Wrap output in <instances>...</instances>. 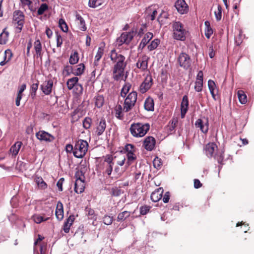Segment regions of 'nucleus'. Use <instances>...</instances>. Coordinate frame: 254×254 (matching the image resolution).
I'll return each instance as SVG.
<instances>
[{
  "label": "nucleus",
  "instance_id": "obj_45",
  "mask_svg": "<svg viewBox=\"0 0 254 254\" xmlns=\"http://www.w3.org/2000/svg\"><path fill=\"white\" fill-rule=\"evenodd\" d=\"M130 87L131 85L129 84V83L125 84V85L123 86V87L122 89L121 96L123 97H125L129 91Z\"/></svg>",
  "mask_w": 254,
  "mask_h": 254
},
{
  "label": "nucleus",
  "instance_id": "obj_25",
  "mask_svg": "<svg viewBox=\"0 0 254 254\" xmlns=\"http://www.w3.org/2000/svg\"><path fill=\"white\" fill-rule=\"evenodd\" d=\"M153 34L151 32L147 33L144 38L142 39L139 45V48L143 49L147 44L149 42V41L153 38Z\"/></svg>",
  "mask_w": 254,
  "mask_h": 254
},
{
  "label": "nucleus",
  "instance_id": "obj_14",
  "mask_svg": "<svg viewBox=\"0 0 254 254\" xmlns=\"http://www.w3.org/2000/svg\"><path fill=\"white\" fill-rule=\"evenodd\" d=\"M156 144V140L153 136L146 137L143 141V146L148 151L154 149Z\"/></svg>",
  "mask_w": 254,
  "mask_h": 254
},
{
  "label": "nucleus",
  "instance_id": "obj_59",
  "mask_svg": "<svg viewBox=\"0 0 254 254\" xmlns=\"http://www.w3.org/2000/svg\"><path fill=\"white\" fill-rule=\"evenodd\" d=\"M215 159L217 160L218 162L220 164H223L224 156L223 153H220V154H215L213 156Z\"/></svg>",
  "mask_w": 254,
  "mask_h": 254
},
{
  "label": "nucleus",
  "instance_id": "obj_5",
  "mask_svg": "<svg viewBox=\"0 0 254 254\" xmlns=\"http://www.w3.org/2000/svg\"><path fill=\"white\" fill-rule=\"evenodd\" d=\"M137 97V93L136 91H132L127 95L124 103V111L127 112L133 108L136 102Z\"/></svg>",
  "mask_w": 254,
  "mask_h": 254
},
{
  "label": "nucleus",
  "instance_id": "obj_63",
  "mask_svg": "<svg viewBox=\"0 0 254 254\" xmlns=\"http://www.w3.org/2000/svg\"><path fill=\"white\" fill-rule=\"evenodd\" d=\"M121 193V190L120 189H118L117 188H113L112 189V195L118 196H119Z\"/></svg>",
  "mask_w": 254,
  "mask_h": 254
},
{
  "label": "nucleus",
  "instance_id": "obj_6",
  "mask_svg": "<svg viewBox=\"0 0 254 254\" xmlns=\"http://www.w3.org/2000/svg\"><path fill=\"white\" fill-rule=\"evenodd\" d=\"M114 158L111 155H107L103 162V174H107L109 178H111V175L113 171L114 162L113 161Z\"/></svg>",
  "mask_w": 254,
  "mask_h": 254
},
{
  "label": "nucleus",
  "instance_id": "obj_39",
  "mask_svg": "<svg viewBox=\"0 0 254 254\" xmlns=\"http://www.w3.org/2000/svg\"><path fill=\"white\" fill-rule=\"evenodd\" d=\"M71 74H73L72 66L69 65L64 66L63 71V74L64 77H66Z\"/></svg>",
  "mask_w": 254,
  "mask_h": 254
},
{
  "label": "nucleus",
  "instance_id": "obj_13",
  "mask_svg": "<svg viewBox=\"0 0 254 254\" xmlns=\"http://www.w3.org/2000/svg\"><path fill=\"white\" fill-rule=\"evenodd\" d=\"M106 127V123L105 119L101 118L100 120H98L96 123V134L99 136L103 134Z\"/></svg>",
  "mask_w": 254,
  "mask_h": 254
},
{
  "label": "nucleus",
  "instance_id": "obj_17",
  "mask_svg": "<svg viewBox=\"0 0 254 254\" xmlns=\"http://www.w3.org/2000/svg\"><path fill=\"white\" fill-rule=\"evenodd\" d=\"M189 106V99L187 95L183 96L182 103H181V118H184L188 111Z\"/></svg>",
  "mask_w": 254,
  "mask_h": 254
},
{
  "label": "nucleus",
  "instance_id": "obj_16",
  "mask_svg": "<svg viewBox=\"0 0 254 254\" xmlns=\"http://www.w3.org/2000/svg\"><path fill=\"white\" fill-rule=\"evenodd\" d=\"M208 86L213 98L216 100L219 98V89L214 80H208Z\"/></svg>",
  "mask_w": 254,
  "mask_h": 254
},
{
  "label": "nucleus",
  "instance_id": "obj_15",
  "mask_svg": "<svg viewBox=\"0 0 254 254\" xmlns=\"http://www.w3.org/2000/svg\"><path fill=\"white\" fill-rule=\"evenodd\" d=\"M175 7L181 14L187 13L189 10L188 4L184 0H177L175 3Z\"/></svg>",
  "mask_w": 254,
  "mask_h": 254
},
{
  "label": "nucleus",
  "instance_id": "obj_32",
  "mask_svg": "<svg viewBox=\"0 0 254 254\" xmlns=\"http://www.w3.org/2000/svg\"><path fill=\"white\" fill-rule=\"evenodd\" d=\"M5 28L2 32L0 34V44H5L8 41L9 33L6 30Z\"/></svg>",
  "mask_w": 254,
  "mask_h": 254
},
{
  "label": "nucleus",
  "instance_id": "obj_36",
  "mask_svg": "<svg viewBox=\"0 0 254 254\" xmlns=\"http://www.w3.org/2000/svg\"><path fill=\"white\" fill-rule=\"evenodd\" d=\"M237 94L240 102L242 104H246L247 102V97L244 91L239 90Z\"/></svg>",
  "mask_w": 254,
  "mask_h": 254
},
{
  "label": "nucleus",
  "instance_id": "obj_40",
  "mask_svg": "<svg viewBox=\"0 0 254 254\" xmlns=\"http://www.w3.org/2000/svg\"><path fill=\"white\" fill-rule=\"evenodd\" d=\"M127 166H129L134 160L136 159V156L134 154V152H129L127 154Z\"/></svg>",
  "mask_w": 254,
  "mask_h": 254
},
{
  "label": "nucleus",
  "instance_id": "obj_35",
  "mask_svg": "<svg viewBox=\"0 0 254 254\" xmlns=\"http://www.w3.org/2000/svg\"><path fill=\"white\" fill-rule=\"evenodd\" d=\"M104 54V48L103 47H99L97 54L95 57L94 65L97 66L98 65V62L100 60Z\"/></svg>",
  "mask_w": 254,
  "mask_h": 254
},
{
  "label": "nucleus",
  "instance_id": "obj_52",
  "mask_svg": "<svg viewBox=\"0 0 254 254\" xmlns=\"http://www.w3.org/2000/svg\"><path fill=\"white\" fill-rule=\"evenodd\" d=\"M203 80H196L195 82L194 89L196 91L200 92L202 90Z\"/></svg>",
  "mask_w": 254,
  "mask_h": 254
},
{
  "label": "nucleus",
  "instance_id": "obj_46",
  "mask_svg": "<svg viewBox=\"0 0 254 254\" xmlns=\"http://www.w3.org/2000/svg\"><path fill=\"white\" fill-rule=\"evenodd\" d=\"M22 7L27 6L29 9L32 10V2L35 0H20Z\"/></svg>",
  "mask_w": 254,
  "mask_h": 254
},
{
  "label": "nucleus",
  "instance_id": "obj_61",
  "mask_svg": "<svg viewBox=\"0 0 254 254\" xmlns=\"http://www.w3.org/2000/svg\"><path fill=\"white\" fill-rule=\"evenodd\" d=\"M56 42L57 47H61L62 45L63 41L62 36L58 34H57L56 35Z\"/></svg>",
  "mask_w": 254,
  "mask_h": 254
},
{
  "label": "nucleus",
  "instance_id": "obj_64",
  "mask_svg": "<svg viewBox=\"0 0 254 254\" xmlns=\"http://www.w3.org/2000/svg\"><path fill=\"white\" fill-rule=\"evenodd\" d=\"M178 124V120L175 119H173L171 122V125L170 127V130L173 131L175 129V127H176L177 124Z\"/></svg>",
  "mask_w": 254,
  "mask_h": 254
},
{
  "label": "nucleus",
  "instance_id": "obj_9",
  "mask_svg": "<svg viewBox=\"0 0 254 254\" xmlns=\"http://www.w3.org/2000/svg\"><path fill=\"white\" fill-rule=\"evenodd\" d=\"M195 127L199 128L201 131L206 134L209 129V121L208 118L198 119L195 123Z\"/></svg>",
  "mask_w": 254,
  "mask_h": 254
},
{
  "label": "nucleus",
  "instance_id": "obj_34",
  "mask_svg": "<svg viewBox=\"0 0 254 254\" xmlns=\"http://www.w3.org/2000/svg\"><path fill=\"white\" fill-rule=\"evenodd\" d=\"M205 35L208 38H210L211 35L213 34V30L210 27V23L208 21H205Z\"/></svg>",
  "mask_w": 254,
  "mask_h": 254
},
{
  "label": "nucleus",
  "instance_id": "obj_30",
  "mask_svg": "<svg viewBox=\"0 0 254 254\" xmlns=\"http://www.w3.org/2000/svg\"><path fill=\"white\" fill-rule=\"evenodd\" d=\"M104 2L105 0H89L88 5L91 8H95L101 6Z\"/></svg>",
  "mask_w": 254,
  "mask_h": 254
},
{
  "label": "nucleus",
  "instance_id": "obj_57",
  "mask_svg": "<svg viewBox=\"0 0 254 254\" xmlns=\"http://www.w3.org/2000/svg\"><path fill=\"white\" fill-rule=\"evenodd\" d=\"M215 15L217 21L221 20L222 16V8L220 5H218L217 6V10L215 11Z\"/></svg>",
  "mask_w": 254,
  "mask_h": 254
},
{
  "label": "nucleus",
  "instance_id": "obj_42",
  "mask_svg": "<svg viewBox=\"0 0 254 254\" xmlns=\"http://www.w3.org/2000/svg\"><path fill=\"white\" fill-rule=\"evenodd\" d=\"M32 218L34 221L37 224H39L42 222L46 221L49 219L48 217L44 218L43 216L37 214L34 215Z\"/></svg>",
  "mask_w": 254,
  "mask_h": 254
},
{
  "label": "nucleus",
  "instance_id": "obj_58",
  "mask_svg": "<svg viewBox=\"0 0 254 254\" xmlns=\"http://www.w3.org/2000/svg\"><path fill=\"white\" fill-rule=\"evenodd\" d=\"M103 222L105 224L107 225H110L113 222V217H111L108 215H105L103 217Z\"/></svg>",
  "mask_w": 254,
  "mask_h": 254
},
{
  "label": "nucleus",
  "instance_id": "obj_56",
  "mask_svg": "<svg viewBox=\"0 0 254 254\" xmlns=\"http://www.w3.org/2000/svg\"><path fill=\"white\" fill-rule=\"evenodd\" d=\"M135 147L131 144H127L125 147V150L127 153L135 152Z\"/></svg>",
  "mask_w": 254,
  "mask_h": 254
},
{
  "label": "nucleus",
  "instance_id": "obj_1",
  "mask_svg": "<svg viewBox=\"0 0 254 254\" xmlns=\"http://www.w3.org/2000/svg\"><path fill=\"white\" fill-rule=\"evenodd\" d=\"M110 58L112 61L116 63L113 71L114 79H126L127 76L125 75L124 73V69L126 66V58L120 53H117L115 50L111 51Z\"/></svg>",
  "mask_w": 254,
  "mask_h": 254
},
{
  "label": "nucleus",
  "instance_id": "obj_31",
  "mask_svg": "<svg viewBox=\"0 0 254 254\" xmlns=\"http://www.w3.org/2000/svg\"><path fill=\"white\" fill-rule=\"evenodd\" d=\"M76 19L79 23V28L80 30L84 31L86 30V27L84 19L79 14H76Z\"/></svg>",
  "mask_w": 254,
  "mask_h": 254
},
{
  "label": "nucleus",
  "instance_id": "obj_28",
  "mask_svg": "<svg viewBox=\"0 0 254 254\" xmlns=\"http://www.w3.org/2000/svg\"><path fill=\"white\" fill-rule=\"evenodd\" d=\"M95 106L97 108H101L104 103V98L102 95H97L93 99Z\"/></svg>",
  "mask_w": 254,
  "mask_h": 254
},
{
  "label": "nucleus",
  "instance_id": "obj_23",
  "mask_svg": "<svg viewBox=\"0 0 254 254\" xmlns=\"http://www.w3.org/2000/svg\"><path fill=\"white\" fill-rule=\"evenodd\" d=\"M34 49L36 53L35 56L37 58H41L42 57V44L39 40H37L34 43Z\"/></svg>",
  "mask_w": 254,
  "mask_h": 254
},
{
  "label": "nucleus",
  "instance_id": "obj_12",
  "mask_svg": "<svg viewBox=\"0 0 254 254\" xmlns=\"http://www.w3.org/2000/svg\"><path fill=\"white\" fill-rule=\"evenodd\" d=\"M36 136L41 141L51 142L55 139L54 136L44 130H39L36 133Z\"/></svg>",
  "mask_w": 254,
  "mask_h": 254
},
{
  "label": "nucleus",
  "instance_id": "obj_49",
  "mask_svg": "<svg viewBox=\"0 0 254 254\" xmlns=\"http://www.w3.org/2000/svg\"><path fill=\"white\" fill-rule=\"evenodd\" d=\"M59 24L62 31L64 32H67L68 31V27L63 19H60L59 20Z\"/></svg>",
  "mask_w": 254,
  "mask_h": 254
},
{
  "label": "nucleus",
  "instance_id": "obj_44",
  "mask_svg": "<svg viewBox=\"0 0 254 254\" xmlns=\"http://www.w3.org/2000/svg\"><path fill=\"white\" fill-rule=\"evenodd\" d=\"M159 44L160 40L158 39H155L148 46V49L149 51H152L155 49Z\"/></svg>",
  "mask_w": 254,
  "mask_h": 254
},
{
  "label": "nucleus",
  "instance_id": "obj_47",
  "mask_svg": "<svg viewBox=\"0 0 254 254\" xmlns=\"http://www.w3.org/2000/svg\"><path fill=\"white\" fill-rule=\"evenodd\" d=\"M48 9V5L46 3H42L37 10V14L38 15H42Z\"/></svg>",
  "mask_w": 254,
  "mask_h": 254
},
{
  "label": "nucleus",
  "instance_id": "obj_22",
  "mask_svg": "<svg viewBox=\"0 0 254 254\" xmlns=\"http://www.w3.org/2000/svg\"><path fill=\"white\" fill-rule=\"evenodd\" d=\"M56 216L58 219L61 220L64 217V209L63 203L59 201L57 204Z\"/></svg>",
  "mask_w": 254,
  "mask_h": 254
},
{
  "label": "nucleus",
  "instance_id": "obj_18",
  "mask_svg": "<svg viewBox=\"0 0 254 254\" xmlns=\"http://www.w3.org/2000/svg\"><path fill=\"white\" fill-rule=\"evenodd\" d=\"M163 191L164 190L162 188H159L155 190L151 194V199L153 202L158 201L162 197Z\"/></svg>",
  "mask_w": 254,
  "mask_h": 254
},
{
  "label": "nucleus",
  "instance_id": "obj_37",
  "mask_svg": "<svg viewBox=\"0 0 254 254\" xmlns=\"http://www.w3.org/2000/svg\"><path fill=\"white\" fill-rule=\"evenodd\" d=\"M85 69V66L83 64H80L76 66V68L73 71V74L75 75H81Z\"/></svg>",
  "mask_w": 254,
  "mask_h": 254
},
{
  "label": "nucleus",
  "instance_id": "obj_21",
  "mask_svg": "<svg viewBox=\"0 0 254 254\" xmlns=\"http://www.w3.org/2000/svg\"><path fill=\"white\" fill-rule=\"evenodd\" d=\"M85 180L75 181L74 191L77 193H81L84 190Z\"/></svg>",
  "mask_w": 254,
  "mask_h": 254
},
{
  "label": "nucleus",
  "instance_id": "obj_51",
  "mask_svg": "<svg viewBox=\"0 0 254 254\" xmlns=\"http://www.w3.org/2000/svg\"><path fill=\"white\" fill-rule=\"evenodd\" d=\"M73 91L75 92L76 94H80L82 93L83 91V87L77 82H76L74 87L73 89Z\"/></svg>",
  "mask_w": 254,
  "mask_h": 254
},
{
  "label": "nucleus",
  "instance_id": "obj_54",
  "mask_svg": "<svg viewBox=\"0 0 254 254\" xmlns=\"http://www.w3.org/2000/svg\"><path fill=\"white\" fill-rule=\"evenodd\" d=\"M151 206L148 205L142 206L140 207V213L141 215H146L150 210Z\"/></svg>",
  "mask_w": 254,
  "mask_h": 254
},
{
  "label": "nucleus",
  "instance_id": "obj_7",
  "mask_svg": "<svg viewBox=\"0 0 254 254\" xmlns=\"http://www.w3.org/2000/svg\"><path fill=\"white\" fill-rule=\"evenodd\" d=\"M178 62L180 66L185 69H189L191 65V60L190 56L184 52L179 55Z\"/></svg>",
  "mask_w": 254,
  "mask_h": 254
},
{
  "label": "nucleus",
  "instance_id": "obj_48",
  "mask_svg": "<svg viewBox=\"0 0 254 254\" xmlns=\"http://www.w3.org/2000/svg\"><path fill=\"white\" fill-rule=\"evenodd\" d=\"M153 164L154 166V167L157 169H159L161 168V166L162 165V162L161 161V159L158 157H156L153 161Z\"/></svg>",
  "mask_w": 254,
  "mask_h": 254
},
{
  "label": "nucleus",
  "instance_id": "obj_60",
  "mask_svg": "<svg viewBox=\"0 0 254 254\" xmlns=\"http://www.w3.org/2000/svg\"><path fill=\"white\" fill-rule=\"evenodd\" d=\"M78 80H67L66 84L69 89H73L76 82Z\"/></svg>",
  "mask_w": 254,
  "mask_h": 254
},
{
  "label": "nucleus",
  "instance_id": "obj_4",
  "mask_svg": "<svg viewBox=\"0 0 254 254\" xmlns=\"http://www.w3.org/2000/svg\"><path fill=\"white\" fill-rule=\"evenodd\" d=\"M88 147V142L84 140L77 141L74 147L73 155L77 158H82L86 154Z\"/></svg>",
  "mask_w": 254,
  "mask_h": 254
},
{
  "label": "nucleus",
  "instance_id": "obj_11",
  "mask_svg": "<svg viewBox=\"0 0 254 254\" xmlns=\"http://www.w3.org/2000/svg\"><path fill=\"white\" fill-rule=\"evenodd\" d=\"M133 33H123L121 36L119 37L116 41L117 44L119 46H121L124 43H129L133 38Z\"/></svg>",
  "mask_w": 254,
  "mask_h": 254
},
{
  "label": "nucleus",
  "instance_id": "obj_29",
  "mask_svg": "<svg viewBox=\"0 0 254 254\" xmlns=\"http://www.w3.org/2000/svg\"><path fill=\"white\" fill-rule=\"evenodd\" d=\"M22 144V142L17 141L11 147L10 151L13 155L16 156L18 154Z\"/></svg>",
  "mask_w": 254,
  "mask_h": 254
},
{
  "label": "nucleus",
  "instance_id": "obj_3",
  "mask_svg": "<svg viewBox=\"0 0 254 254\" xmlns=\"http://www.w3.org/2000/svg\"><path fill=\"white\" fill-rule=\"evenodd\" d=\"M172 28L173 37L175 39L180 41H185L186 40L187 31L184 28V25L181 22H173Z\"/></svg>",
  "mask_w": 254,
  "mask_h": 254
},
{
  "label": "nucleus",
  "instance_id": "obj_2",
  "mask_svg": "<svg viewBox=\"0 0 254 254\" xmlns=\"http://www.w3.org/2000/svg\"><path fill=\"white\" fill-rule=\"evenodd\" d=\"M150 128L149 123H133L130 125L129 131L133 137H142L147 133Z\"/></svg>",
  "mask_w": 254,
  "mask_h": 254
},
{
  "label": "nucleus",
  "instance_id": "obj_50",
  "mask_svg": "<svg viewBox=\"0 0 254 254\" xmlns=\"http://www.w3.org/2000/svg\"><path fill=\"white\" fill-rule=\"evenodd\" d=\"M37 81L36 83H33L31 87V95L32 98H34L36 95V92L38 89V80H36Z\"/></svg>",
  "mask_w": 254,
  "mask_h": 254
},
{
  "label": "nucleus",
  "instance_id": "obj_33",
  "mask_svg": "<svg viewBox=\"0 0 254 254\" xmlns=\"http://www.w3.org/2000/svg\"><path fill=\"white\" fill-rule=\"evenodd\" d=\"M130 212L128 211H124L119 213L117 218V221L120 222L125 220L130 216Z\"/></svg>",
  "mask_w": 254,
  "mask_h": 254
},
{
  "label": "nucleus",
  "instance_id": "obj_26",
  "mask_svg": "<svg viewBox=\"0 0 254 254\" xmlns=\"http://www.w3.org/2000/svg\"><path fill=\"white\" fill-rule=\"evenodd\" d=\"M144 109L148 111H153L154 110V103L152 98L148 97L145 101L144 104Z\"/></svg>",
  "mask_w": 254,
  "mask_h": 254
},
{
  "label": "nucleus",
  "instance_id": "obj_8",
  "mask_svg": "<svg viewBox=\"0 0 254 254\" xmlns=\"http://www.w3.org/2000/svg\"><path fill=\"white\" fill-rule=\"evenodd\" d=\"M13 21L17 24L16 27L17 32H20L23 26L24 23V15L23 13L20 10H16L13 13Z\"/></svg>",
  "mask_w": 254,
  "mask_h": 254
},
{
  "label": "nucleus",
  "instance_id": "obj_19",
  "mask_svg": "<svg viewBox=\"0 0 254 254\" xmlns=\"http://www.w3.org/2000/svg\"><path fill=\"white\" fill-rule=\"evenodd\" d=\"M53 85V80H45L41 85L43 92L46 95L51 93Z\"/></svg>",
  "mask_w": 254,
  "mask_h": 254
},
{
  "label": "nucleus",
  "instance_id": "obj_43",
  "mask_svg": "<svg viewBox=\"0 0 254 254\" xmlns=\"http://www.w3.org/2000/svg\"><path fill=\"white\" fill-rule=\"evenodd\" d=\"M92 124V119L89 117H86L82 121L83 127L86 129H89Z\"/></svg>",
  "mask_w": 254,
  "mask_h": 254
},
{
  "label": "nucleus",
  "instance_id": "obj_20",
  "mask_svg": "<svg viewBox=\"0 0 254 254\" xmlns=\"http://www.w3.org/2000/svg\"><path fill=\"white\" fill-rule=\"evenodd\" d=\"M148 59L146 56H143L139 58L136 63V66L142 70L147 69L148 66Z\"/></svg>",
  "mask_w": 254,
  "mask_h": 254
},
{
  "label": "nucleus",
  "instance_id": "obj_27",
  "mask_svg": "<svg viewBox=\"0 0 254 254\" xmlns=\"http://www.w3.org/2000/svg\"><path fill=\"white\" fill-rule=\"evenodd\" d=\"M34 181L39 189L45 190L47 188V184L44 181L41 177L36 176L34 178Z\"/></svg>",
  "mask_w": 254,
  "mask_h": 254
},
{
  "label": "nucleus",
  "instance_id": "obj_10",
  "mask_svg": "<svg viewBox=\"0 0 254 254\" xmlns=\"http://www.w3.org/2000/svg\"><path fill=\"white\" fill-rule=\"evenodd\" d=\"M218 147L214 142L207 143L204 147V151L206 156L211 158L214 156L215 152L217 150Z\"/></svg>",
  "mask_w": 254,
  "mask_h": 254
},
{
  "label": "nucleus",
  "instance_id": "obj_53",
  "mask_svg": "<svg viewBox=\"0 0 254 254\" xmlns=\"http://www.w3.org/2000/svg\"><path fill=\"white\" fill-rule=\"evenodd\" d=\"M75 177L76 181L85 180L84 173L81 170H78L75 174Z\"/></svg>",
  "mask_w": 254,
  "mask_h": 254
},
{
  "label": "nucleus",
  "instance_id": "obj_41",
  "mask_svg": "<svg viewBox=\"0 0 254 254\" xmlns=\"http://www.w3.org/2000/svg\"><path fill=\"white\" fill-rule=\"evenodd\" d=\"M123 108L121 105H118L115 108V116L119 119H122L123 115L122 114Z\"/></svg>",
  "mask_w": 254,
  "mask_h": 254
},
{
  "label": "nucleus",
  "instance_id": "obj_62",
  "mask_svg": "<svg viewBox=\"0 0 254 254\" xmlns=\"http://www.w3.org/2000/svg\"><path fill=\"white\" fill-rule=\"evenodd\" d=\"M64 181V178H61L57 182V186L59 189V190L62 191L63 190V184Z\"/></svg>",
  "mask_w": 254,
  "mask_h": 254
},
{
  "label": "nucleus",
  "instance_id": "obj_55",
  "mask_svg": "<svg viewBox=\"0 0 254 254\" xmlns=\"http://www.w3.org/2000/svg\"><path fill=\"white\" fill-rule=\"evenodd\" d=\"M12 54L10 50H6L5 51L4 55L3 57V61L8 62L11 58Z\"/></svg>",
  "mask_w": 254,
  "mask_h": 254
},
{
  "label": "nucleus",
  "instance_id": "obj_38",
  "mask_svg": "<svg viewBox=\"0 0 254 254\" xmlns=\"http://www.w3.org/2000/svg\"><path fill=\"white\" fill-rule=\"evenodd\" d=\"M79 60L78 54L77 52L75 51L73 54L70 56L69 62L71 64H76Z\"/></svg>",
  "mask_w": 254,
  "mask_h": 254
},
{
  "label": "nucleus",
  "instance_id": "obj_24",
  "mask_svg": "<svg viewBox=\"0 0 254 254\" xmlns=\"http://www.w3.org/2000/svg\"><path fill=\"white\" fill-rule=\"evenodd\" d=\"M152 85V80H144L139 87V91L141 93H145Z\"/></svg>",
  "mask_w": 254,
  "mask_h": 254
}]
</instances>
